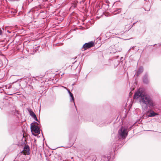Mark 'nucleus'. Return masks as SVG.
Instances as JSON below:
<instances>
[{"label": "nucleus", "instance_id": "1", "mask_svg": "<svg viewBox=\"0 0 161 161\" xmlns=\"http://www.w3.org/2000/svg\"><path fill=\"white\" fill-rule=\"evenodd\" d=\"M134 99L139 98V102L142 108L148 106L150 108H154L156 104L149 95L143 93L142 90L139 89L136 92L134 96Z\"/></svg>", "mask_w": 161, "mask_h": 161}, {"label": "nucleus", "instance_id": "2", "mask_svg": "<svg viewBox=\"0 0 161 161\" xmlns=\"http://www.w3.org/2000/svg\"><path fill=\"white\" fill-rule=\"evenodd\" d=\"M31 129L32 134L36 136L40 133L39 124L36 122L31 124Z\"/></svg>", "mask_w": 161, "mask_h": 161}, {"label": "nucleus", "instance_id": "3", "mask_svg": "<svg viewBox=\"0 0 161 161\" xmlns=\"http://www.w3.org/2000/svg\"><path fill=\"white\" fill-rule=\"evenodd\" d=\"M129 130L127 126H122L118 131L119 137L123 138H125L128 135Z\"/></svg>", "mask_w": 161, "mask_h": 161}, {"label": "nucleus", "instance_id": "4", "mask_svg": "<svg viewBox=\"0 0 161 161\" xmlns=\"http://www.w3.org/2000/svg\"><path fill=\"white\" fill-rule=\"evenodd\" d=\"M94 42L93 41H91L88 43H85L82 47V49L84 50L86 49L90 48L94 46Z\"/></svg>", "mask_w": 161, "mask_h": 161}, {"label": "nucleus", "instance_id": "5", "mask_svg": "<svg viewBox=\"0 0 161 161\" xmlns=\"http://www.w3.org/2000/svg\"><path fill=\"white\" fill-rule=\"evenodd\" d=\"M147 115L149 117H153L158 115V114L155 113L151 109L148 111L147 112Z\"/></svg>", "mask_w": 161, "mask_h": 161}, {"label": "nucleus", "instance_id": "6", "mask_svg": "<svg viewBox=\"0 0 161 161\" xmlns=\"http://www.w3.org/2000/svg\"><path fill=\"white\" fill-rule=\"evenodd\" d=\"M23 152L24 154L25 155L29 154V148L28 146H25L24 148Z\"/></svg>", "mask_w": 161, "mask_h": 161}, {"label": "nucleus", "instance_id": "7", "mask_svg": "<svg viewBox=\"0 0 161 161\" xmlns=\"http://www.w3.org/2000/svg\"><path fill=\"white\" fill-rule=\"evenodd\" d=\"M64 87L65 89H66L67 90V91H68L69 93V94L70 97H71L70 99V101L71 102L73 101L74 102L75 105V103H74V97L73 94L71 92L70 90L69 89H67L66 87Z\"/></svg>", "mask_w": 161, "mask_h": 161}, {"label": "nucleus", "instance_id": "8", "mask_svg": "<svg viewBox=\"0 0 161 161\" xmlns=\"http://www.w3.org/2000/svg\"><path fill=\"white\" fill-rule=\"evenodd\" d=\"M119 44H117L114 45V48L116 51L115 52H119L121 50V48L119 47Z\"/></svg>", "mask_w": 161, "mask_h": 161}, {"label": "nucleus", "instance_id": "9", "mask_svg": "<svg viewBox=\"0 0 161 161\" xmlns=\"http://www.w3.org/2000/svg\"><path fill=\"white\" fill-rule=\"evenodd\" d=\"M143 81L144 83L146 84H147L148 82V80L147 79V74L145 75L143 77Z\"/></svg>", "mask_w": 161, "mask_h": 161}, {"label": "nucleus", "instance_id": "10", "mask_svg": "<svg viewBox=\"0 0 161 161\" xmlns=\"http://www.w3.org/2000/svg\"><path fill=\"white\" fill-rule=\"evenodd\" d=\"M143 68L142 67H140L136 73V75L137 76H138L143 71Z\"/></svg>", "mask_w": 161, "mask_h": 161}, {"label": "nucleus", "instance_id": "11", "mask_svg": "<svg viewBox=\"0 0 161 161\" xmlns=\"http://www.w3.org/2000/svg\"><path fill=\"white\" fill-rule=\"evenodd\" d=\"M31 117L36 121H38V120L37 118L36 115L35 114Z\"/></svg>", "mask_w": 161, "mask_h": 161}, {"label": "nucleus", "instance_id": "12", "mask_svg": "<svg viewBox=\"0 0 161 161\" xmlns=\"http://www.w3.org/2000/svg\"><path fill=\"white\" fill-rule=\"evenodd\" d=\"M23 138L22 139V140L23 141V140H24V141H26V136L25 135V134H23Z\"/></svg>", "mask_w": 161, "mask_h": 161}, {"label": "nucleus", "instance_id": "13", "mask_svg": "<svg viewBox=\"0 0 161 161\" xmlns=\"http://www.w3.org/2000/svg\"><path fill=\"white\" fill-rule=\"evenodd\" d=\"M29 113H30V115L31 116H33L34 114H35V113L32 111H30Z\"/></svg>", "mask_w": 161, "mask_h": 161}, {"label": "nucleus", "instance_id": "14", "mask_svg": "<svg viewBox=\"0 0 161 161\" xmlns=\"http://www.w3.org/2000/svg\"><path fill=\"white\" fill-rule=\"evenodd\" d=\"M118 11V13H120L121 12V8H120L117 9L116 10H115V11Z\"/></svg>", "mask_w": 161, "mask_h": 161}, {"label": "nucleus", "instance_id": "15", "mask_svg": "<svg viewBox=\"0 0 161 161\" xmlns=\"http://www.w3.org/2000/svg\"><path fill=\"white\" fill-rule=\"evenodd\" d=\"M2 34V29L0 28V35Z\"/></svg>", "mask_w": 161, "mask_h": 161}, {"label": "nucleus", "instance_id": "16", "mask_svg": "<svg viewBox=\"0 0 161 161\" xmlns=\"http://www.w3.org/2000/svg\"><path fill=\"white\" fill-rule=\"evenodd\" d=\"M103 125H103L102 124H100V126H103Z\"/></svg>", "mask_w": 161, "mask_h": 161}, {"label": "nucleus", "instance_id": "17", "mask_svg": "<svg viewBox=\"0 0 161 161\" xmlns=\"http://www.w3.org/2000/svg\"><path fill=\"white\" fill-rule=\"evenodd\" d=\"M134 88H133L131 90L132 91L133 90H134Z\"/></svg>", "mask_w": 161, "mask_h": 161}, {"label": "nucleus", "instance_id": "18", "mask_svg": "<svg viewBox=\"0 0 161 161\" xmlns=\"http://www.w3.org/2000/svg\"><path fill=\"white\" fill-rule=\"evenodd\" d=\"M48 0H45V1H47ZM43 1H44V0H43Z\"/></svg>", "mask_w": 161, "mask_h": 161}, {"label": "nucleus", "instance_id": "19", "mask_svg": "<svg viewBox=\"0 0 161 161\" xmlns=\"http://www.w3.org/2000/svg\"><path fill=\"white\" fill-rule=\"evenodd\" d=\"M135 24V23H134L133 24V25H134Z\"/></svg>", "mask_w": 161, "mask_h": 161}, {"label": "nucleus", "instance_id": "20", "mask_svg": "<svg viewBox=\"0 0 161 161\" xmlns=\"http://www.w3.org/2000/svg\"><path fill=\"white\" fill-rule=\"evenodd\" d=\"M10 87V86H9L8 87V88H9Z\"/></svg>", "mask_w": 161, "mask_h": 161}]
</instances>
